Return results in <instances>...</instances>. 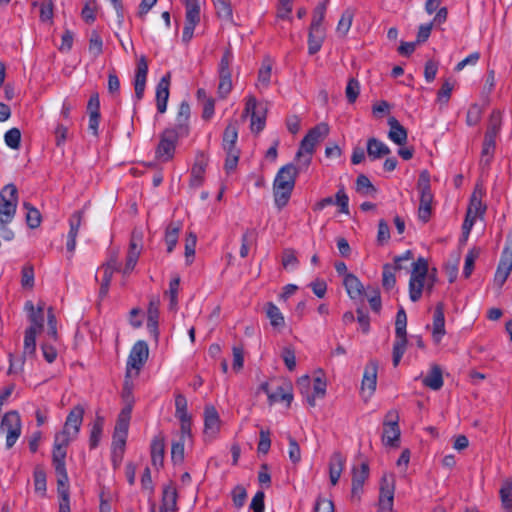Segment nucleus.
Returning a JSON list of instances; mask_svg holds the SVG:
<instances>
[{"label":"nucleus","mask_w":512,"mask_h":512,"mask_svg":"<svg viewBox=\"0 0 512 512\" xmlns=\"http://www.w3.org/2000/svg\"><path fill=\"white\" fill-rule=\"evenodd\" d=\"M304 170L300 169V165L295 166L292 163L286 164L278 170L273 182L274 202L278 209L281 210L288 204L295 187L296 177Z\"/></svg>","instance_id":"f257e3e1"},{"label":"nucleus","mask_w":512,"mask_h":512,"mask_svg":"<svg viewBox=\"0 0 512 512\" xmlns=\"http://www.w3.org/2000/svg\"><path fill=\"white\" fill-rule=\"evenodd\" d=\"M329 133V126L326 123H320L311 128L300 142L295 160L300 165V169H307L312 161L315 152V146Z\"/></svg>","instance_id":"f03ea898"},{"label":"nucleus","mask_w":512,"mask_h":512,"mask_svg":"<svg viewBox=\"0 0 512 512\" xmlns=\"http://www.w3.org/2000/svg\"><path fill=\"white\" fill-rule=\"evenodd\" d=\"M70 442L71 440L63 435H55L54 437L52 465L55 469L57 484H60L61 486L69 483L65 459L67 455V447Z\"/></svg>","instance_id":"7ed1b4c3"},{"label":"nucleus","mask_w":512,"mask_h":512,"mask_svg":"<svg viewBox=\"0 0 512 512\" xmlns=\"http://www.w3.org/2000/svg\"><path fill=\"white\" fill-rule=\"evenodd\" d=\"M417 188L420 192L418 217L422 222L427 223L431 217L434 198L430 185V173L427 170H423L419 174Z\"/></svg>","instance_id":"20e7f679"},{"label":"nucleus","mask_w":512,"mask_h":512,"mask_svg":"<svg viewBox=\"0 0 512 512\" xmlns=\"http://www.w3.org/2000/svg\"><path fill=\"white\" fill-rule=\"evenodd\" d=\"M407 315L403 307L396 314L395 320V342L393 344L392 361L393 366L397 367L404 355L407 347Z\"/></svg>","instance_id":"39448f33"},{"label":"nucleus","mask_w":512,"mask_h":512,"mask_svg":"<svg viewBox=\"0 0 512 512\" xmlns=\"http://www.w3.org/2000/svg\"><path fill=\"white\" fill-rule=\"evenodd\" d=\"M18 191L14 184L6 185L0 192V224L6 225L12 221L16 213Z\"/></svg>","instance_id":"423d86ee"},{"label":"nucleus","mask_w":512,"mask_h":512,"mask_svg":"<svg viewBox=\"0 0 512 512\" xmlns=\"http://www.w3.org/2000/svg\"><path fill=\"white\" fill-rule=\"evenodd\" d=\"M401 430L399 427V413L389 410L383 420L382 442L385 446L398 448L400 445Z\"/></svg>","instance_id":"0eeeda50"},{"label":"nucleus","mask_w":512,"mask_h":512,"mask_svg":"<svg viewBox=\"0 0 512 512\" xmlns=\"http://www.w3.org/2000/svg\"><path fill=\"white\" fill-rule=\"evenodd\" d=\"M21 418L16 410H11L4 414L0 429L6 433V448L10 449L14 446L21 435Z\"/></svg>","instance_id":"6e6552de"},{"label":"nucleus","mask_w":512,"mask_h":512,"mask_svg":"<svg viewBox=\"0 0 512 512\" xmlns=\"http://www.w3.org/2000/svg\"><path fill=\"white\" fill-rule=\"evenodd\" d=\"M512 271V231L507 234L504 249L494 276V283L501 288Z\"/></svg>","instance_id":"1a4fd4ad"},{"label":"nucleus","mask_w":512,"mask_h":512,"mask_svg":"<svg viewBox=\"0 0 512 512\" xmlns=\"http://www.w3.org/2000/svg\"><path fill=\"white\" fill-rule=\"evenodd\" d=\"M233 61V53L230 49H226L221 57L218 73V96L225 99L232 90L231 70L230 65Z\"/></svg>","instance_id":"9d476101"},{"label":"nucleus","mask_w":512,"mask_h":512,"mask_svg":"<svg viewBox=\"0 0 512 512\" xmlns=\"http://www.w3.org/2000/svg\"><path fill=\"white\" fill-rule=\"evenodd\" d=\"M186 8L185 25L183 28L182 41L189 43L193 38L195 27L200 22V6L198 0H181Z\"/></svg>","instance_id":"9b49d317"},{"label":"nucleus","mask_w":512,"mask_h":512,"mask_svg":"<svg viewBox=\"0 0 512 512\" xmlns=\"http://www.w3.org/2000/svg\"><path fill=\"white\" fill-rule=\"evenodd\" d=\"M181 137L176 135L173 131L164 129L160 134V141L156 148V158L167 162L173 159L176 144Z\"/></svg>","instance_id":"f8f14e48"},{"label":"nucleus","mask_w":512,"mask_h":512,"mask_svg":"<svg viewBox=\"0 0 512 512\" xmlns=\"http://www.w3.org/2000/svg\"><path fill=\"white\" fill-rule=\"evenodd\" d=\"M83 416L84 408L81 405L74 406L66 418L63 430L56 435H63L68 439L73 440L79 433L83 422Z\"/></svg>","instance_id":"ddd939ff"},{"label":"nucleus","mask_w":512,"mask_h":512,"mask_svg":"<svg viewBox=\"0 0 512 512\" xmlns=\"http://www.w3.org/2000/svg\"><path fill=\"white\" fill-rule=\"evenodd\" d=\"M191 115V108L188 101L183 100L178 108L176 116V123L173 127L166 128L167 130L173 131L176 135L181 138H185L190 133L189 119Z\"/></svg>","instance_id":"4468645a"},{"label":"nucleus","mask_w":512,"mask_h":512,"mask_svg":"<svg viewBox=\"0 0 512 512\" xmlns=\"http://www.w3.org/2000/svg\"><path fill=\"white\" fill-rule=\"evenodd\" d=\"M394 480L383 475L380 481L378 507L380 511L391 512L394 501Z\"/></svg>","instance_id":"2eb2a0df"},{"label":"nucleus","mask_w":512,"mask_h":512,"mask_svg":"<svg viewBox=\"0 0 512 512\" xmlns=\"http://www.w3.org/2000/svg\"><path fill=\"white\" fill-rule=\"evenodd\" d=\"M148 75V61L147 58L142 55L137 63L134 75V90H135V98L137 101L142 100L144 97V92L146 88Z\"/></svg>","instance_id":"dca6fc26"},{"label":"nucleus","mask_w":512,"mask_h":512,"mask_svg":"<svg viewBox=\"0 0 512 512\" xmlns=\"http://www.w3.org/2000/svg\"><path fill=\"white\" fill-rule=\"evenodd\" d=\"M149 348L145 341H137L131 349L127 360L128 368L140 370L148 359Z\"/></svg>","instance_id":"f3484780"},{"label":"nucleus","mask_w":512,"mask_h":512,"mask_svg":"<svg viewBox=\"0 0 512 512\" xmlns=\"http://www.w3.org/2000/svg\"><path fill=\"white\" fill-rule=\"evenodd\" d=\"M171 73L167 72L156 86V107L160 114L167 110V103L170 95Z\"/></svg>","instance_id":"a211bd4d"},{"label":"nucleus","mask_w":512,"mask_h":512,"mask_svg":"<svg viewBox=\"0 0 512 512\" xmlns=\"http://www.w3.org/2000/svg\"><path fill=\"white\" fill-rule=\"evenodd\" d=\"M208 165L207 155L199 151L196 155L195 162L191 169L190 186L200 187L204 182V174Z\"/></svg>","instance_id":"6ab92c4d"},{"label":"nucleus","mask_w":512,"mask_h":512,"mask_svg":"<svg viewBox=\"0 0 512 512\" xmlns=\"http://www.w3.org/2000/svg\"><path fill=\"white\" fill-rule=\"evenodd\" d=\"M220 417L213 405L204 408V434L214 438L220 430Z\"/></svg>","instance_id":"aec40b11"},{"label":"nucleus","mask_w":512,"mask_h":512,"mask_svg":"<svg viewBox=\"0 0 512 512\" xmlns=\"http://www.w3.org/2000/svg\"><path fill=\"white\" fill-rule=\"evenodd\" d=\"M326 37V29L324 26L310 25L308 33V53L315 55L323 45Z\"/></svg>","instance_id":"412c9836"},{"label":"nucleus","mask_w":512,"mask_h":512,"mask_svg":"<svg viewBox=\"0 0 512 512\" xmlns=\"http://www.w3.org/2000/svg\"><path fill=\"white\" fill-rule=\"evenodd\" d=\"M377 372L378 362L376 360H370L364 369L361 385L362 391L368 390L369 396H371L376 390Z\"/></svg>","instance_id":"4be33fe9"},{"label":"nucleus","mask_w":512,"mask_h":512,"mask_svg":"<svg viewBox=\"0 0 512 512\" xmlns=\"http://www.w3.org/2000/svg\"><path fill=\"white\" fill-rule=\"evenodd\" d=\"M83 214V211L78 210L75 211L69 218L70 229L67 235L66 248L67 251L70 253H73L75 251L76 238L79 232V228L82 224Z\"/></svg>","instance_id":"5701e85b"},{"label":"nucleus","mask_w":512,"mask_h":512,"mask_svg":"<svg viewBox=\"0 0 512 512\" xmlns=\"http://www.w3.org/2000/svg\"><path fill=\"white\" fill-rule=\"evenodd\" d=\"M445 315L444 304L439 302L436 304L433 314L432 338L435 343H439L445 335Z\"/></svg>","instance_id":"b1692460"},{"label":"nucleus","mask_w":512,"mask_h":512,"mask_svg":"<svg viewBox=\"0 0 512 512\" xmlns=\"http://www.w3.org/2000/svg\"><path fill=\"white\" fill-rule=\"evenodd\" d=\"M390 130L388 137L397 145H404L407 142L408 132L407 129L394 117L391 116L387 121Z\"/></svg>","instance_id":"393cba45"},{"label":"nucleus","mask_w":512,"mask_h":512,"mask_svg":"<svg viewBox=\"0 0 512 512\" xmlns=\"http://www.w3.org/2000/svg\"><path fill=\"white\" fill-rule=\"evenodd\" d=\"M238 129L239 125L236 120L230 121L226 126L222 138V147L224 151H240V149L236 147L238 140Z\"/></svg>","instance_id":"a878e982"},{"label":"nucleus","mask_w":512,"mask_h":512,"mask_svg":"<svg viewBox=\"0 0 512 512\" xmlns=\"http://www.w3.org/2000/svg\"><path fill=\"white\" fill-rule=\"evenodd\" d=\"M484 195L482 186L477 184L471 197L466 213H471V216L475 215V218L482 216L486 211V205L482 203V197Z\"/></svg>","instance_id":"bb28decb"},{"label":"nucleus","mask_w":512,"mask_h":512,"mask_svg":"<svg viewBox=\"0 0 512 512\" xmlns=\"http://www.w3.org/2000/svg\"><path fill=\"white\" fill-rule=\"evenodd\" d=\"M345 458L340 452H334L329 461V477L332 485H336L344 469Z\"/></svg>","instance_id":"cd10ccee"},{"label":"nucleus","mask_w":512,"mask_h":512,"mask_svg":"<svg viewBox=\"0 0 512 512\" xmlns=\"http://www.w3.org/2000/svg\"><path fill=\"white\" fill-rule=\"evenodd\" d=\"M343 284L345 286L347 294L353 300L361 298L365 293L364 286L362 285L358 277L352 273L346 274V276L344 277Z\"/></svg>","instance_id":"c85d7f7f"},{"label":"nucleus","mask_w":512,"mask_h":512,"mask_svg":"<svg viewBox=\"0 0 512 512\" xmlns=\"http://www.w3.org/2000/svg\"><path fill=\"white\" fill-rule=\"evenodd\" d=\"M177 511V491L172 485H167L162 491V504L160 512H176Z\"/></svg>","instance_id":"c756f323"},{"label":"nucleus","mask_w":512,"mask_h":512,"mask_svg":"<svg viewBox=\"0 0 512 512\" xmlns=\"http://www.w3.org/2000/svg\"><path fill=\"white\" fill-rule=\"evenodd\" d=\"M422 383L434 391H438L443 386V374L439 365L434 364L431 366L429 373L423 378Z\"/></svg>","instance_id":"7c9ffc66"},{"label":"nucleus","mask_w":512,"mask_h":512,"mask_svg":"<svg viewBox=\"0 0 512 512\" xmlns=\"http://www.w3.org/2000/svg\"><path fill=\"white\" fill-rule=\"evenodd\" d=\"M391 153L390 148L375 137L367 140V154L371 160L382 158Z\"/></svg>","instance_id":"2f4dec72"},{"label":"nucleus","mask_w":512,"mask_h":512,"mask_svg":"<svg viewBox=\"0 0 512 512\" xmlns=\"http://www.w3.org/2000/svg\"><path fill=\"white\" fill-rule=\"evenodd\" d=\"M151 462L156 468L162 467L164 462L165 444L164 438L156 436L151 442Z\"/></svg>","instance_id":"473e14b6"},{"label":"nucleus","mask_w":512,"mask_h":512,"mask_svg":"<svg viewBox=\"0 0 512 512\" xmlns=\"http://www.w3.org/2000/svg\"><path fill=\"white\" fill-rule=\"evenodd\" d=\"M268 400L270 404H274L280 401L287 402V406H290L293 400L292 386L290 383L278 386L276 391L272 394H268Z\"/></svg>","instance_id":"72a5a7b5"},{"label":"nucleus","mask_w":512,"mask_h":512,"mask_svg":"<svg viewBox=\"0 0 512 512\" xmlns=\"http://www.w3.org/2000/svg\"><path fill=\"white\" fill-rule=\"evenodd\" d=\"M265 313L270 320V324L275 329H281L285 326V319L279 308L273 302L265 304Z\"/></svg>","instance_id":"f704fd0d"},{"label":"nucleus","mask_w":512,"mask_h":512,"mask_svg":"<svg viewBox=\"0 0 512 512\" xmlns=\"http://www.w3.org/2000/svg\"><path fill=\"white\" fill-rule=\"evenodd\" d=\"M131 413H132V405H131V403H128V405H125V407L120 411V413L118 415L116 425L114 428V433L122 434V435L128 434Z\"/></svg>","instance_id":"c9c22d12"},{"label":"nucleus","mask_w":512,"mask_h":512,"mask_svg":"<svg viewBox=\"0 0 512 512\" xmlns=\"http://www.w3.org/2000/svg\"><path fill=\"white\" fill-rule=\"evenodd\" d=\"M496 149V138L485 136L482 144L480 164L489 166Z\"/></svg>","instance_id":"e433bc0d"},{"label":"nucleus","mask_w":512,"mask_h":512,"mask_svg":"<svg viewBox=\"0 0 512 512\" xmlns=\"http://www.w3.org/2000/svg\"><path fill=\"white\" fill-rule=\"evenodd\" d=\"M25 310L28 312V319L31 323L29 327H35L36 332H41L44 327V312L35 311V307L32 301L25 303Z\"/></svg>","instance_id":"4c0bfd02"},{"label":"nucleus","mask_w":512,"mask_h":512,"mask_svg":"<svg viewBox=\"0 0 512 512\" xmlns=\"http://www.w3.org/2000/svg\"><path fill=\"white\" fill-rule=\"evenodd\" d=\"M401 265L384 264L382 272V286L386 290H391L396 284L395 271L401 270Z\"/></svg>","instance_id":"58836bf2"},{"label":"nucleus","mask_w":512,"mask_h":512,"mask_svg":"<svg viewBox=\"0 0 512 512\" xmlns=\"http://www.w3.org/2000/svg\"><path fill=\"white\" fill-rule=\"evenodd\" d=\"M181 230V223H170L165 231V242L167 244V252L171 253L177 242L179 237V232Z\"/></svg>","instance_id":"ea45409f"},{"label":"nucleus","mask_w":512,"mask_h":512,"mask_svg":"<svg viewBox=\"0 0 512 512\" xmlns=\"http://www.w3.org/2000/svg\"><path fill=\"white\" fill-rule=\"evenodd\" d=\"M502 126V113L500 110H493L489 117V123L485 136L496 138Z\"/></svg>","instance_id":"a19ab883"},{"label":"nucleus","mask_w":512,"mask_h":512,"mask_svg":"<svg viewBox=\"0 0 512 512\" xmlns=\"http://www.w3.org/2000/svg\"><path fill=\"white\" fill-rule=\"evenodd\" d=\"M38 332H36L35 327H28L25 330V336H24V349H23V356H34L36 352V335Z\"/></svg>","instance_id":"79ce46f5"},{"label":"nucleus","mask_w":512,"mask_h":512,"mask_svg":"<svg viewBox=\"0 0 512 512\" xmlns=\"http://www.w3.org/2000/svg\"><path fill=\"white\" fill-rule=\"evenodd\" d=\"M412 266L410 279L414 278L415 280L425 281L429 273L428 261L423 257H419L413 262Z\"/></svg>","instance_id":"37998d69"},{"label":"nucleus","mask_w":512,"mask_h":512,"mask_svg":"<svg viewBox=\"0 0 512 512\" xmlns=\"http://www.w3.org/2000/svg\"><path fill=\"white\" fill-rule=\"evenodd\" d=\"M35 492L41 496L46 495V472L41 465H36L33 471Z\"/></svg>","instance_id":"c03bdc74"},{"label":"nucleus","mask_w":512,"mask_h":512,"mask_svg":"<svg viewBox=\"0 0 512 512\" xmlns=\"http://www.w3.org/2000/svg\"><path fill=\"white\" fill-rule=\"evenodd\" d=\"M57 492L59 496L58 512H71L69 483L63 484V486L57 484Z\"/></svg>","instance_id":"a18cd8bd"},{"label":"nucleus","mask_w":512,"mask_h":512,"mask_svg":"<svg viewBox=\"0 0 512 512\" xmlns=\"http://www.w3.org/2000/svg\"><path fill=\"white\" fill-rule=\"evenodd\" d=\"M24 208L26 209V223L31 229H35L41 224V213L38 209L33 207L29 202L23 203Z\"/></svg>","instance_id":"49530a36"},{"label":"nucleus","mask_w":512,"mask_h":512,"mask_svg":"<svg viewBox=\"0 0 512 512\" xmlns=\"http://www.w3.org/2000/svg\"><path fill=\"white\" fill-rule=\"evenodd\" d=\"M104 419L97 416L90 433L89 446L90 449H95L100 442V438L103 431Z\"/></svg>","instance_id":"de8ad7c7"},{"label":"nucleus","mask_w":512,"mask_h":512,"mask_svg":"<svg viewBox=\"0 0 512 512\" xmlns=\"http://www.w3.org/2000/svg\"><path fill=\"white\" fill-rule=\"evenodd\" d=\"M480 248L478 247H473L472 249H470L465 257V264H464V268H463V276L464 278H469L474 270V265H475V261L476 259L479 257L480 255Z\"/></svg>","instance_id":"09e8293b"},{"label":"nucleus","mask_w":512,"mask_h":512,"mask_svg":"<svg viewBox=\"0 0 512 512\" xmlns=\"http://www.w3.org/2000/svg\"><path fill=\"white\" fill-rule=\"evenodd\" d=\"M329 2L330 0H323L317 4L313 10L312 21L310 25L323 26V21L325 19V14Z\"/></svg>","instance_id":"8fccbe9b"},{"label":"nucleus","mask_w":512,"mask_h":512,"mask_svg":"<svg viewBox=\"0 0 512 512\" xmlns=\"http://www.w3.org/2000/svg\"><path fill=\"white\" fill-rule=\"evenodd\" d=\"M499 493L503 508L507 512H512V483L508 481L505 482L502 485Z\"/></svg>","instance_id":"3c124183"},{"label":"nucleus","mask_w":512,"mask_h":512,"mask_svg":"<svg viewBox=\"0 0 512 512\" xmlns=\"http://www.w3.org/2000/svg\"><path fill=\"white\" fill-rule=\"evenodd\" d=\"M214 5L219 18L225 20L232 19L233 13L230 0H214Z\"/></svg>","instance_id":"603ef678"},{"label":"nucleus","mask_w":512,"mask_h":512,"mask_svg":"<svg viewBox=\"0 0 512 512\" xmlns=\"http://www.w3.org/2000/svg\"><path fill=\"white\" fill-rule=\"evenodd\" d=\"M89 52L98 57L103 53V41L97 30H92L89 38Z\"/></svg>","instance_id":"864d4df0"},{"label":"nucleus","mask_w":512,"mask_h":512,"mask_svg":"<svg viewBox=\"0 0 512 512\" xmlns=\"http://www.w3.org/2000/svg\"><path fill=\"white\" fill-rule=\"evenodd\" d=\"M356 191L362 195H368L377 190L366 175L360 174L356 179Z\"/></svg>","instance_id":"5fc2aeb1"},{"label":"nucleus","mask_w":512,"mask_h":512,"mask_svg":"<svg viewBox=\"0 0 512 512\" xmlns=\"http://www.w3.org/2000/svg\"><path fill=\"white\" fill-rule=\"evenodd\" d=\"M4 141L11 149H19L21 144V131L15 127L9 129L4 135Z\"/></svg>","instance_id":"6e6d98bb"},{"label":"nucleus","mask_w":512,"mask_h":512,"mask_svg":"<svg viewBox=\"0 0 512 512\" xmlns=\"http://www.w3.org/2000/svg\"><path fill=\"white\" fill-rule=\"evenodd\" d=\"M21 285L23 288L32 289L34 287V267L27 263L21 270Z\"/></svg>","instance_id":"4d7b16f0"},{"label":"nucleus","mask_w":512,"mask_h":512,"mask_svg":"<svg viewBox=\"0 0 512 512\" xmlns=\"http://www.w3.org/2000/svg\"><path fill=\"white\" fill-rule=\"evenodd\" d=\"M359 93H360L359 81L355 78H350L348 80V83H347V86L345 89V95H346L347 101L350 104H353L357 100Z\"/></svg>","instance_id":"13d9d810"},{"label":"nucleus","mask_w":512,"mask_h":512,"mask_svg":"<svg viewBox=\"0 0 512 512\" xmlns=\"http://www.w3.org/2000/svg\"><path fill=\"white\" fill-rule=\"evenodd\" d=\"M425 281L410 279L409 280V297L412 302H417L422 296Z\"/></svg>","instance_id":"bf43d9fd"},{"label":"nucleus","mask_w":512,"mask_h":512,"mask_svg":"<svg viewBox=\"0 0 512 512\" xmlns=\"http://www.w3.org/2000/svg\"><path fill=\"white\" fill-rule=\"evenodd\" d=\"M197 236L194 232H189L185 240V257L187 264H191L195 255Z\"/></svg>","instance_id":"052dcab7"},{"label":"nucleus","mask_w":512,"mask_h":512,"mask_svg":"<svg viewBox=\"0 0 512 512\" xmlns=\"http://www.w3.org/2000/svg\"><path fill=\"white\" fill-rule=\"evenodd\" d=\"M99 270H103V277H102V280L100 283V289H99V298L104 299L109 292V287H110V283H111V279L113 277L114 271H111V269L109 267L108 268L100 267Z\"/></svg>","instance_id":"680f3d73"},{"label":"nucleus","mask_w":512,"mask_h":512,"mask_svg":"<svg viewBox=\"0 0 512 512\" xmlns=\"http://www.w3.org/2000/svg\"><path fill=\"white\" fill-rule=\"evenodd\" d=\"M368 477L369 465L367 462H363L360 465V469H357L355 467L352 469V482L358 483L363 486Z\"/></svg>","instance_id":"e2e57ef3"},{"label":"nucleus","mask_w":512,"mask_h":512,"mask_svg":"<svg viewBox=\"0 0 512 512\" xmlns=\"http://www.w3.org/2000/svg\"><path fill=\"white\" fill-rule=\"evenodd\" d=\"M96 9H97V6H96V1L95 0H92V1H88L85 3L84 7L82 8V11H81V16H82V19L87 23V24H92L95 22L96 20Z\"/></svg>","instance_id":"0e129e2a"},{"label":"nucleus","mask_w":512,"mask_h":512,"mask_svg":"<svg viewBox=\"0 0 512 512\" xmlns=\"http://www.w3.org/2000/svg\"><path fill=\"white\" fill-rule=\"evenodd\" d=\"M267 109L263 108L256 111L254 118L251 116V130L252 132L259 133L265 127Z\"/></svg>","instance_id":"69168bd1"},{"label":"nucleus","mask_w":512,"mask_h":512,"mask_svg":"<svg viewBox=\"0 0 512 512\" xmlns=\"http://www.w3.org/2000/svg\"><path fill=\"white\" fill-rule=\"evenodd\" d=\"M483 109L478 104H472L467 112L466 122L469 126H476L482 117Z\"/></svg>","instance_id":"338daca9"},{"label":"nucleus","mask_w":512,"mask_h":512,"mask_svg":"<svg viewBox=\"0 0 512 512\" xmlns=\"http://www.w3.org/2000/svg\"><path fill=\"white\" fill-rule=\"evenodd\" d=\"M352 20H353V13L350 10H345L342 13L341 18L338 22L337 32L339 34H341L342 36H345L348 33V31L352 25Z\"/></svg>","instance_id":"774afa93"}]
</instances>
